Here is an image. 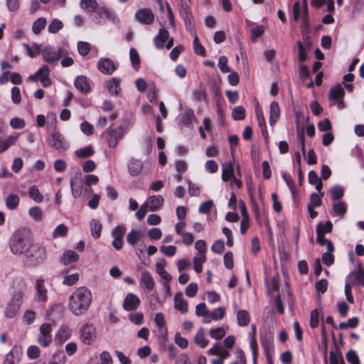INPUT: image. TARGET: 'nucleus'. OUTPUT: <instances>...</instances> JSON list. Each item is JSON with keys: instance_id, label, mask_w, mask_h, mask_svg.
<instances>
[{"instance_id": "obj_3", "label": "nucleus", "mask_w": 364, "mask_h": 364, "mask_svg": "<svg viewBox=\"0 0 364 364\" xmlns=\"http://www.w3.org/2000/svg\"><path fill=\"white\" fill-rule=\"evenodd\" d=\"M23 255L26 262L31 266L43 263L47 257L46 248L38 243L33 244V242Z\"/></svg>"}, {"instance_id": "obj_41", "label": "nucleus", "mask_w": 364, "mask_h": 364, "mask_svg": "<svg viewBox=\"0 0 364 364\" xmlns=\"http://www.w3.org/2000/svg\"><path fill=\"white\" fill-rule=\"evenodd\" d=\"M205 254H197V256L193 257V267L197 273H200L203 271V264L205 262Z\"/></svg>"}, {"instance_id": "obj_44", "label": "nucleus", "mask_w": 364, "mask_h": 364, "mask_svg": "<svg viewBox=\"0 0 364 364\" xmlns=\"http://www.w3.org/2000/svg\"><path fill=\"white\" fill-rule=\"evenodd\" d=\"M28 196L36 203H41L43 200V196L36 186H31L28 190Z\"/></svg>"}, {"instance_id": "obj_47", "label": "nucleus", "mask_w": 364, "mask_h": 364, "mask_svg": "<svg viewBox=\"0 0 364 364\" xmlns=\"http://www.w3.org/2000/svg\"><path fill=\"white\" fill-rule=\"evenodd\" d=\"M141 236L139 231L132 230L127 234V241L129 245L134 246L141 240Z\"/></svg>"}, {"instance_id": "obj_37", "label": "nucleus", "mask_w": 364, "mask_h": 364, "mask_svg": "<svg viewBox=\"0 0 364 364\" xmlns=\"http://www.w3.org/2000/svg\"><path fill=\"white\" fill-rule=\"evenodd\" d=\"M165 261H161L156 264V271L161 277L166 281L169 282L171 279L170 274L164 269Z\"/></svg>"}, {"instance_id": "obj_22", "label": "nucleus", "mask_w": 364, "mask_h": 364, "mask_svg": "<svg viewBox=\"0 0 364 364\" xmlns=\"http://www.w3.org/2000/svg\"><path fill=\"white\" fill-rule=\"evenodd\" d=\"M74 85L81 92L87 93L90 90V83L85 75L77 76L75 80Z\"/></svg>"}, {"instance_id": "obj_50", "label": "nucleus", "mask_w": 364, "mask_h": 364, "mask_svg": "<svg viewBox=\"0 0 364 364\" xmlns=\"http://www.w3.org/2000/svg\"><path fill=\"white\" fill-rule=\"evenodd\" d=\"M330 364H344V360L339 350L331 351L329 353Z\"/></svg>"}, {"instance_id": "obj_18", "label": "nucleus", "mask_w": 364, "mask_h": 364, "mask_svg": "<svg viewBox=\"0 0 364 364\" xmlns=\"http://www.w3.org/2000/svg\"><path fill=\"white\" fill-rule=\"evenodd\" d=\"M174 308L181 311V314H186L188 311V301L184 299L181 292H178L173 298Z\"/></svg>"}, {"instance_id": "obj_58", "label": "nucleus", "mask_w": 364, "mask_h": 364, "mask_svg": "<svg viewBox=\"0 0 364 364\" xmlns=\"http://www.w3.org/2000/svg\"><path fill=\"white\" fill-rule=\"evenodd\" d=\"M232 118L235 120H242L245 117V109L242 106H237L232 112Z\"/></svg>"}, {"instance_id": "obj_32", "label": "nucleus", "mask_w": 364, "mask_h": 364, "mask_svg": "<svg viewBox=\"0 0 364 364\" xmlns=\"http://www.w3.org/2000/svg\"><path fill=\"white\" fill-rule=\"evenodd\" d=\"M308 180L309 183L311 185H315L316 189L321 192V190L323 188V183L321 180L317 176V173L315 171H310L308 174Z\"/></svg>"}, {"instance_id": "obj_15", "label": "nucleus", "mask_w": 364, "mask_h": 364, "mask_svg": "<svg viewBox=\"0 0 364 364\" xmlns=\"http://www.w3.org/2000/svg\"><path fill=\"white\" fill-rule=\"evenodd\" d=\"M97 66L100 71L106 75H111L116 69L113 60L109 58H101Z\"/></svg>"}, {"instance_id": "obj_35", "label": "nucleus", "mask_w": 364, "mask_h": 364, "mask_svg": "<svg viewBox=\"0 0 364 364\" xmlns=\"http://www.w3.org/2000/svg\"><path fill=\"white\" fill-rule=\"evenodd\" d=\"M333 211L336 215H338L341 219H343L347 211V205L343 201L337 202L333 205Z\"/></svg>"}, {"instance_id": "obj_1", "label": "nucleus", "mask_w": 364, "mask_h": 364, "mask_svg": "<svg viewBox=\"0 0 364 364\" xmlns=\"http://www.w3.org/2000/svg\"><path fill=\"white\" fill-rule=\"evenodd\" d=\"M92 293L86 287L77 288L69 297V308L76 316L84 314L92 303Z\"/></svg>"}, {"instance_id": "obj_38", "label": "nucleus", "mask_w": 364, "mask_h": 364, "mask_svg": "<svg viewBox=\"0 0 364 364\" xmlns=\"http://www.w3.org/2000/svg\"><path fill=\"white\" fill-rule=\"evenodd\" d=\"M235 176L234 168L232 164H223L222 171V179L228 181Z\"/></svg>"}, {"instance_id": "obj_23", "label": "nucleus", "mask_w": 364, "mask_h": 364, "mask_svg": "<svg viewBox=\"0 0 364 364\" xmlns=\"http://www.w3.org/2000/svg\"><path fill=\"white\" fill-rule=\"evenodd\" d=\"M234 309L237 313V324L240 326H246L250 321V316L246 310H237V305L234 304Z\"/></svg>"}, {"instance_id": "obj_57", "label": "nucleus", "mask_w": 364, "mask_h": 364, "mask_svg": "<svg viewBox=\"0 0 364 364\" xmlns=\"http://www.w3.org/2000/svg\"><path fill=\"white\" fill-rule=\"evenodd\" d=\"M282 177L283 180L285 181L287 186L289 187V190L291 191V193L294 195L296 192L294 182L291 178V176L285 172H283L282 173Z\"/></svg>"}, {"instance_id": "obj_28", "label": "nucleus", "mask_w": 364, "mask_h": 364, "mask_svg": "<svg viewBox=\"0 0 364 364\" xmlns=\"http://www.w3.org/2000/svg\"><path fill=\"white\" fill-rule=\"evenodd\" d=\"M345 92L341 85H337L332 87L328 92V98L330 100H336L343 99L344 97Z\"/></svg>"}, {"instance_id": "obj_40", "label": "nucleus", "mask_w": 364, "mask_h": 364, "mask_svg": "<svg viewBox=\"0 0 364 364\" xmlns=\"http://www.w3.org/2000/svg\"><path fill=\"white\" fill-rule=\"evenodd\" d=\"M66 358L63 350H57L53 355L48 364H65Z\"/></svg>"}, {"instance_id": "obj_43", "label": "nucleus", "mask_w": 364, "mask_h": 364, "mask_svg": "<svg viewBox=\"0 0 364 364\" xmlns=\"http://www.w3.org/2000/svg\"><path fill=\"white\" fill-rule=\"evenodd\" d=\"M129 58L133 68L136 70H139L141 60L137 50L134 48H131L129 50Z\"/></svg>"}, {"instance_id": "obj_29", "label": "nucleus", "mask_w": 364, "mask_h": 364, "mask_svg": "<svg viewBox=\"0 0 364 364\" xmlns=\"http://www.w3.org/2000/svg\"><path fill=\"white\" fill-rule=\"evenodd\" d=\"M71 336V330L68 326H62L58 333H56L55 338L60 343H64L65 341L70 338Z\"/></svg>"}, {"instance_id": "obj_13", "label": "nucleus", "mask_w": 364, "mask_h": 364, "mask_svg": "<svg viewBox=\"0 0 364 364\" xmlns=\"http://www.w3.org/2000/svg\"><path fill=\"white\" fill-rule=\"evenodd\" d=\"M141 301L138 296L133 293H129L123 302V308L127 311L136 309L140 305Z\"/></svg>"}, {"instance_id": "obj_9", "label": "nucleus", "mask_w": 364, "mask_h": 364, "mask_svg": "<svg viewBox=\"0 0 364 364\" xmlns=\"http://www.w3.org/2000/svg\"><path fill=\"white\" fill-rule=\"evenodd\" d=\"M52 326L50 323H43L40 327L38 343L43 347H48L52 342Z\"/></svg>"}, {"instance_id": "obj_45", "label": "nucleus", "mask_w": 364, "mask_h": 364, "mask_svg": "<svg viewBox=\"0 0 364 364\" xmlns=\"http://www.w3.org/2000/svg\"><path fill=\"white\" fill-rule=\"evenodd\" d=\"M194 341L198 346L203 348L207 346L208 341L205 338V331L203 328H200L196 333Z\"/></svg>"}, {"instance_id": "obj_27", "label": "nucleus", "mask_w": 364, "mask_h": 364, "mask_svg": "<svg viewBox=\"0 0 364 364\" xmlns=\"http://www.w3.org/2000/svg\"><path fill=\"white\" fill-rule=\"evenodd\" d=\"M280 108L278 102H272L270 105L269 124L273 126L279 119Z\"/></svg>"}, {"instance_id": "obj_56", "label": "nucleus", "mask_w": 364, "mask_h": 364, "mask_svg": "<svg viewBox=\"0 0 364 364\" xmlns=\"http://www.w3.org/2000/svg\"><path fill=\"white\" fill-rule=\"evenodd\" d=\"M23 46L26 48L28 55L31 58L36 57L41 53V48L37 44H33L32 47H30L28 44L23 43Z\"/></svg>"}, {"instance_id": "obj_54", "label": "nucleus", "mask_w": 364, "mask_h": 364, "mask_svg": "<svg viewBox=\"0 0 364 364\" xmlns=\"http://www.w3.org/2000/svg\"><path fill=\"white\" fill-rule=\"evenodd\" d=\"M28 214L35 221L40 222L43 218V211L38 206H34L29 209Z\"/></svg>"}, {"instance_id": "obj_6", "label": "nucleus", "mask_w": 364, "mask_h": 364, "mask_svg": "<svg viewBox=\"0 0 364 364\" xmlns=\"http://www.w3.org/2000/svg\"><path fill=\"white\" fill-rule=\"evenodd\" d=\"M48 145L59 151H64L69 148V143L66 141L64 136L58 132H54L47 137Z\"/></svg>"}, {"instance_id": "obj_62", "label": "nucleus", "mask_w": 364, "mask_h": 364, "mask_svg": "<svg viewBox=\"0 0 364 364\" xmlns=\"http://www.w3.org/2000/svg\"><path fill=\"white\" fill-rule=\"evenodd\" d=\"M90 44L85 41H79L77 43V50L80 55L82 56L87 55L90 51Z\"/></svg>"}, {"instance_id": "obj_11", "label": "nucleus", "mask_w": 364, "mask_h": 364, "mask_svg": "<svg viewBox=\"0 0 364 364\" xmlns=\"http://www.w3.org/2000/svg\"><path fill=\"white\" fill-rule=\"evenodd\" d=\"M179 13L184 21L186 29L191 33L195 31L193 17L187 4L183 3L181 4Z\"/></svg>"}, {"instance_id": "obj_49", "label": "nucleus", "mask_w": 364, "mask_h": 364, "mask_svg": "<svg viewBox=\"0 0 364 364\" xmlns=\"http://www.w3.org/2000/svg\"><path fill=\"white\" fill-rule=\"evenodd\" d=\"M329 193L331 194V198L333 200H337L343 196L344 189L340 186H335L329 189Z\"/></svg>"}, {"instance_id": "obj_55", "label": "nucleus", "mask_w": 364, "mask_h": 364, "mask_svg": "<svg viewBox=\"0 0 364 364\" xmlns=\"http://www.w3.org/2000/svg\"><path fill=\"white\" fill-rule=\"evenodd\" d=\"M209 315H210V321L211 320H215V321L221 320L224 318V316L225 315V308L220 307V306L218 307V308L215 309L213 311V312L209 313Z\"/></svg>"}, {"instance_id": "obj_17", "label": "nucleus", "mask_w": 364, "mask_h": 364, "mask_svg": "<svg viewBox=\"0 0 364 364\" xmlns=\"http://www.w3.org/2000/svg\"><path fill=\"white\" fill-rule=\"evenodd\" d=\"M45 280L43 279H38L36 282V299L38 301L46 302L48 299L47 289L45 287Z\"/></svg>"}, {"instance_id": "obj_21", "label": "nucleus", "mask_w": 364, "mask_h": 364, "mask_svg": "<svg viewBox=\"0 0 364 364\" xmlns=\"http://www.w3.org/2000/svg\"><path fill=\"white\" fill-rule=\"evenodd\" d=\"M273 339L274 336L270 332L262 333L260 336V342L267 353V358L269 357V351L271 350L273 347Z\"/></svg>"}, {"instance_id": "obj_36", "label": "nucleus", "mask_w": 364, "mask_h": 364, "mask_svg": "<svg viewBox=\"0 0 364 364\" xmlns=\"http://www.w3.org/2000/svg\"><path fill=\"white\" fill-rule=\"evenodd\" d=\"M79 258V255L73 250H68L65 252L61 258V261L64 264H68L76 262Z\"/></svg>"}, {"instance_id": "obj_63", "label": "nucleus", "mask_w": 364, "mask_h": 364, "mask_svg": "<svg viewBox=\"0 0 364 364\" xmlns=\"http://www.w3.org/2000/svg\"><path fill=\"white\" fill-rule=\"evenodd\" d=\"M218 67L220 71L223 73L231 72V69L228 65V58L225 55H222L219 58Z\"/></svg>"}, {"instance_id": "obj_4", "label": "nucleus", "mask_w": 364, "mask_h": 364, "mask_svg": "<svg viewBox=\"0 0 364 364\" xmlns=\"http://www.w3.org/2000/svg\"><path fill=\"white\" fill-rule=\"evenodd\" d=\"M126 132L127 127L124 125L108 128L104 133L108 146L111 148L116 147L118 141L124 137Z\"/></svg>"}, {"instance_id": "obj_52", "label": "nucleus", "mask_w": 364, "mask_h": 364, "mask_svg": "<svg viewBox=\"0 0 364 364\" xmlns=\"http://www.w3.org/2000/svg\"><path fill=\"white\" fill-rule=\"evenodd\" d=\"M149 304L152 310H156L161 305L160 299L156 292L150 293L149 297Z\"/></svg>"}, {"instance_id": "obj_8", "label": "nucleus", "mask_w": 364, "mask_h": 364, "mask_svg": "<svg viewBox=\"0 0 364 364\" xmlns=\"http://www.w3.org/2000/svg\"><path fill=\"white\" fill-rule=\"evenodd\" d=\"M80 338L87 345H91L96 338V330L92 324H84L80 330Z\"/></svg>"}, {"instance_id": "obj_64", "label": "nucleus", "mask_w": 364, "mask_h": 364, "mask_svg": "<svg viewBox=\"0 0 364 364\" xmlns=\"http://www.w3.org/2000/svg\"><path fill=\"white\" fill-rule=\"evenodd\" d=\"M346 360L350 364H360L359 358L353 350H350L346 353Z\"/></svg>"}, {"instance_id": "obj_60", "label": "nucleus", "mask_w": 364, "mask_h": 364, "mask_svg": "<svg viewBox=\"0 0 364 364\" xmlns=\"http://www.w3.org/2000/svg\"><path fill=\"white\" fill-rule=\"evenodd\" d=\"M94 154V150L92 146H88L75 151V154L77 157L87 158Z\"/></svg>"}, {"instance_id": "obj_33", "label": "nucleus", "mask_w": 364, "mask_h": 364, "mask_svg": "<svg viewBox=\"0 0 364 364\" xmlns=\"http://www.w3.org/2000/svg\"><path fill=\"white\" fill-rule=\"evenodd\" d=\"M352 278L353 280L350 282L352 285L359 283L364 287V272L363 270L359 269L357 272L351 273L348 276L346 280L349 282Z\"/></svg>"}, {"instance_id": "obj_2", "label": "nucleus", "mask_w": 364, "mask_h": 364, "mask_svg": "<svg viewBox=\"0 0 364 364\" xmlns=\"http://www.w3.org/2000/svg\"><path fill=\"white\" fill-rule=\"evenodd\" d=\"M32 242L31 231L27 228H18L12 234L10 238V250L15 255H23Z\"/></svg>"}, {"instance_id": "obj_51", "label": "nucleus", "mask_w": 364, "mask_h": 364, "mask_svg": "<svg viewBox=\"0 0 364 364\" xmlns=\"http://www.w3.org/2000/svg\"><path fill=\"white\" fill-rule=\"evenodd\" d=\"M119 83H120V80L117 79V78H112L107 83V89L112 95H118L119 91L120 90Z\"/></svg>"}, {"instance_id": "obj_34", "label": "nucleus", "mask_w": 364, "mask_h": 364, "mask_svg": "<svg viewBox=\"0 0 364 364\" xmlns=\"http://www.w3.org/2000/svg\"><path fill=\"white\" fill-rule=\"evenodd\" d=\"M90 228L92 236L95 239H98L101 235L102 228L100 221L96 219H92L90 223Z\"/></svg>"}, {"instance_id": "obj_59", "label": "nucleus", "mask_w": 364, "mask_h": 364, "mask_svg": "<svg viewBox=\"0 0 364 364\" xmlns=\"http://www.w3.org/2000/svg\"><path fill=\"white\" fill-rule=\"evenodd\" d=\"M225 329L223 327H218L215 328H211L210 330V336L214 339L219 340L224 337L225 335Z\"/></svg>"}, {"instance_id": "obj_39", "label": "nucleus", "mask_w": 364, "mask_h": 364, "mask_svg": "<svg viewBox=\"0 0 364 364\" xmlns=\"http://www.w3.org/2000/svg\"><path fill=\"white\" fill-rule=\"evenodd\" d=\"M20 198L16 194H9L6 198V206L8 209L15 210L19 204Z\"/></svg>"}, {"instance_id": "obj_26", "label": "nucleus", "mask_w": 364, "mask_h": 364, "mask_svg": "<svg viewBox=\"0 0 364 364\" xmlns=\"http://www.w3.org/2000/svg\"><path fill=\"white\" fill-rule=\"evenodd\" d=\"M41 53L46 62L53 63L58 61V55H57L56 50L53 48L46 46L41 50Z\"/></svg>"}, {"instance_id": "obj_14", "label": "nucleus", "mask_w": 364, "mask_h": 364, "mask_svg": "<svg viewBox=\"0 0 364 364\" xmlns=\"http://www.w3.org/2000/svg\"><path fill=\"white\" fill-rule=\"evenodd\" d=\"M164 199L161 195H155L149 196L145 201L146 205L148 207L149 210L154 212L158 210L164 204Z\"/></svg>"}, {"instance_id": "obj_31", "label": "nucleus", "mask_w": 364, "mask_h": 364, "mask_svg": "<svg viewBox=\"0 0 364 364\" xmlns=\"http://www.w3.org/2000/svg\"><path fill=\"white\" fill-rule=\"evenodd\" d=\"M196 314L198 317H203L205 323L210 322L209 311L205 303H200L196 305Z\"/></svg>"}, {"instance_id": "obj_48", "label": "nucleus", "mask_w": 364, "mask_h": 364, "mask_svg": "<svg viewBox=\"0 0 364 364\" xmlns=\"http://www.w3.org/2000/svg\"><path fill=\"white\" fill-rule=\"evenodd\" d=\"M80 6L82 9L86 10L90 14L98 6V4L96 0H81Z\"/></svg>"}, {"instance_id": "obj_7", "label": "nucleus", "mask_w": 364, "mask_h": 364, "mask_svg": "<svg viewBox=\"0 0 364 364\" xmlns=\"http://www.w3.org/2000/svg\"><path fill=\"white\" fill-rule=\"evenodd\" d=\"M7 126L2 119H0V153L5 151L11 146L14 145L17 139L18 135H11L6 138Z\"/></svg>"}, {"instance_id": "obj_5", "label": "nucleus", "mask_w": 364, "mask_h": 364, "mask_svg": "<svg viewBox=\"0 0 364 364\" xmlns=\"http://www.w3.org/2000/svg\"><path fill=\"white\" fill-rule=\"evenodd\" d=\"M23 296V292L21 291H18L13 294L11 299L5 307L4 315L6 317L14 318L16 316L20 309Z\"/></svg>"}, {"instance_id": "obj_25", "label": "nucleus", "mask_w": 364, "mask_h": 364, "mask_svg": "<svg viewBox=\"0 0 364 364\" xmlns=\"http://www.w3.org/2000/svg\"><path fill=\"white\" fill-rule=\"evenodd\" d=\"M256 117L258 122L259 127L262 129V133L264 139H267V131L266 129V121L263 114V112L259 106L257 105L255 108Z\"/></svg>"}, {"instance_id": "obj_42", "label": "nucleus", "mask_w": 364, "mask_h": 364, "mask_svg": "<svg viewBox=\"0 0 364 364\" xmlns=\"http://www.w3.org/2000/svg\"><path fill=\"white\" fill-rule=\"evenodd\" d=\"M304 43L306 45V46L304 44H303L301 41H298L296 43L299 49V60L300 62H304L307 58L306 49H308L309 47V40L307 39L306 41H305Z\"/></svg>"}, {"instance_id": "obj_30", "label": "nucleus", "mask_w": 364, "mask_h": 364, "mask_svg": "<svg viewBox=\"0 0 364 364\" xmlns=\"http://www.w3.org/2000/svg\"><path fill=\"white\" fill-rule=\"evenodd\" d=\"M334 250L333 245L331 242H328V248L327 252H324L322 255V262L327 266L331 265L334 262V256L332 254Z\"/></svg>"}, {"instance_id": "obj_19", "label": "nucleus", "mask_w": 364, "mask_h": 364, "mask_svg": "<svg viewBox=\"0 0 364 364\" xmlns=\"http://www.w3.org/2000/svg\"><path fill=\"white\" fill-rule=\"evenodd\" d=\"M169 33L164 27L159 31L158 35L154 38V45L156 48L161 49L165 46V43L168 40Z\"/></svg>"}, {"instance_id": "obj_24", "label": "nucleus", "mask_w": 364, "mask_h": 364, "mask_svg": "<svg viewBox=\"0 0 364 364\" xmlns=\"http://www.w3.org/2000/svg\"><path fill=\"white\" fill-rule=\"evenodd\" d=\"M181 119L184 126L189 127L193 123H197L198 120L195 117L194 112L192 109H186L184 112L181 116Z\"/></svg>"}, {"instance_id": "obj_16", "label": "nucleus", "mask_w": 364, "mask_h": 364, "mask_svg": "<svg viewBox=\"0 0 364 364\" xmlns=\"http://www.w3.org/2000/svg\"><path fill=\"white\" fill-rule=\"evenodd\" d=\"M140 282L144 285L146 293L150 294L154 290L155 282L148 271H144L141 273Z\"/></svg>"}, {"instance_id": "obj_10", "label": "nucleus", "mask_w": 364, "mask_h": 364, "mask_svg": "<svg viewBox=\"0 0 364 364\" xmlns=\"http://www.w3.org/2000/svg\"><path fill=\"white\" fill-rule=\"evenodd\" d=\"M89 15L95 23L103 24L110 17L111 14L107 8L98 6Z\"/></svg>"}, {"instance_id": "obj_20", "label": "nucleus", "mask_w": 364, "mask_h": 364, "mask_svg": "<svg viewBox=\"0 0 364 364\" xmlns=\"http://www.w3.org/2000/svg\"><path fill=\"white\" fill-rule=\"evenodd\" d=\"M143 162L134 158H131L128 163V171L132 176H137L143 168Z\"/></svg>"}, {"instance_id": "obj_53", "label": "nucleus", "mask_w": 364, "mask_h": 364, "mask_svg": "<svg viewBox=\"0 0 364 364\" xmlns=\"http://www.w3.org/2000/svg\"><path fill=\"white\" fill-rule=\"evenodd\" d=\"M46 19L45 18H39L35 21L32 26V31L35 34H39L41 31L46 27Z\"/></svg>"}, {"instance_id": "obj_61", "label": "nucleus", "mask_w": 364, "mask_h": 364, "mask_svg": "<svg viewBox=\"0 0 364 364\" xmlns=\"http://www.w3.org/2000/svg\"><path fill=\"white\" fill-rule=\"evenodd\" d=\"M63 26V24L61 21L55 18L53 19L50 25L48 26V31L50 33H56L58 32Z\"/></svg>"}, {"instance_id": "obj_46", "label": "nucleus", "mask_w": 364, "mask_h": 364, "mask_svg": "<svg viewBox=\"0 0 364 364\" xmlns=\"http://www.w3.org/2000/svg\"><path fill=\"white\" fill-rule=\"evenodd\" d=\"M50 69L47 65L43 66L42 75L40 77L41 82L44 87L51 85L52 81L49 77Z\"/></svg>"}, {"instance_id": "obj_12", "label": "nucleus", "mask_w": 364, "mask_h": 364, "mask_svg": "<svg viewBox=\"0 0 364 364\" xmlns=\"http://www.w3.org/2000/svg\"><path fill=\"white\" fill-rule=\"evenodd\" d=\"M135 19L141 24L151 25L154 21V14L150 9H140L135 14Z\"/></svg>"}]
</instances>
